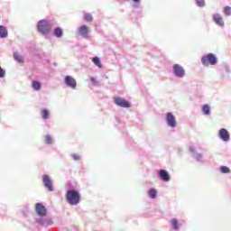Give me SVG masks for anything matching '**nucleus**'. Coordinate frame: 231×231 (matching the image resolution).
Wrapping results in <instances>:
<instances>
[{"mask_svg":"<svg viewBox=\"0 0 231 231\" xmlns=\"http://www.w3.org/2000/svg\"><path fill=\"white\" fill-rule=\"evenodd\" d=\"M81 196L80 192L76 189H68L66 192V200L69 205L73 207L79 205L80 203Z\"/></svg>","mask_w":231,"mask_h":231,"instance_id":"obj_1","label":"nucleus"},{"mask_svg":"<svg viewBox=\"0 0 231 231\" xmlns=\"http://www.w3.org/2000/svg\"><path fill=\"white\" fill-rule=\"evenodd\" d=\"M39 33L42 35H49L51 32V23L46 19L40 20L36 25Z\"/></svg>","mask_w":231,"mask_h":231,"instance_id":"obj_2","label":"nucleus"},{"mask_svg":"<svg viewBox=\"0 0 231 231\" xmlns=\"http://www.w3.org/2000/svg\"><path fill=\"white\" fill-rule=\"evenodd\" d=\"M201 63L203 66H216V64H217V57H216L214 53H208L202 56Z\"/></svg>","mask_w":231,"mask_h":231,"instance_id":"obj_3","label":"nucleus"},{"mask_svg":"<svg viewBox=\"0 0 231 231\" xmlns=\"http://www.w3.org/2000/svg\"><path fill=\"white\" fill-rule=\"evenodd\" d=\"M42 183L43 187L47 189L49 192H53L55 190V188L53 187V180H51V177H50V175H42Z\"/></svg>","mask_w":231,"mask_h":231,"instance_id":"obj_4","label":"nucleus"},{"mask_svg":"<svg viewBox=\"0 0 231 231\" xmlns=\"http://www.w3.org/2000/svg\"><path fill=\"white\" fill-rule=\"evenodd\" d=\"M172 74L177 79H183L186 75L185 69H183L180 64H174L172 66Z\"/></svg>","mask_w":231,"mask_h":231,"instance_id":"obj_5","label":"nucleus"},{"mask_svg":"<svg viewBox=\"0 0 231 231\" xmlns=\"http://www.w3.org/2000/svg\"><path fill=\"white\" fill-rule=\"evenodd\" d=\"M114 102L116 106H118V107H124L125 109L131 107V102H129L127 99L124 97H114Z\"/></svg>","mask_w":231,"mask_h":231,"instance_id":"obj_6","label":"nucleus"},{"mask_svg":"<svg viewBox=\"0 0 231 231\" xmlns=\"http://www.w3.org/2000/svg\"><path fill=\"white\" fill-rule=\"evenodd\" d=\"M35 212L40 217H46L48 216V209L41 202L35 204Z\"/></svg>","mask_w":231,"mask_h":231,"instance_id":"obj_7","label":"nucleus"},{"mask_svg":"<svg viewBox=\"0 0 231 231\" xmlns=\"http://www.w3.org/2000/svg\"><path fill=\"white\" fill-rule=\"evenodd\" d=\"M165 120L168 127H171V129L176 128V125H178V123L176 122V116H174V114L171 112H168L166 114Z\"/></svg>","mask_w":231,"mask_h":231,"instance_id":"obj_8","label":"nucleus"},{"mask_svg":"<svg viewBox=\"0 0 231 231\" xmlns=\"http://www.w3.org/2000/svg\"><path fill=\"white\" fill-rule=\"evenodd\" d=\"M78 35L83 39H89V27L86 24L79 26L78 28Z\"/></svg>","mask_w":231,"mask_h":231,"instance_id":"obj_9","label":"nucleus"},{"mask_svg":"<svg viewBox=\"0 0 231 231\" xmlns=\"http://www.w3.org/2000/svg\"><path fill=\"white\" fill-rule=\"evenodd\" d=\"M35 223L40 225V226H51L53 225V220L51 218H45L44 217H41L40 218H35Z\"/></svg>","mask_w":231,"mask_h":231,"instance_id":"obj_10","label":"nucleus"},{"mask_svg":"<svg viewBox=\"0 0 231 231\" xmlns=\"http://www.w3.org/2000/svg\"><path fill=\"white\" fill-rule=\"evenodd\" d=\"M64 84L70 89H77V80L72 76H65Z\"/></svg>","mask_w":231,"mask_h":231,"instance_id":"obj_11","label":"nucleus"},{"mask_svg":"<svg viewBox=\"0 0 231 231\" xmlns=\"http://www.w3.org/2000/svg\"><path fill=\"white\" fill-rule=\"evenodd\" d=\"M218 138H220L222 142H230V133L226 128H221L218 131Z\"/></svg>","mask_w":231,"mask_h":231,"instance_id":"obj_12","label":"nucleus"},{"mask_svg":"<svg viewBox=\"0 0 231 231\" xmlns=\"http://www.w3.org/2000/svg\"><path fill=\"white\" fill-rule=\"evenodd\" d=\"M158 177L162 181L169 182L171 181V174L167 170L162 169L158 171Z\"/></svg>","mask_w":231,"mask_h":231,"instance_id":"obj_13","label":"nucleus"},{"mask_svg":"<svg viewBox=\"0 0 231 231\" xmlns=\"http://www.w3.org/2000/svg\"><path fill=\"white\" fill-rule=\"evenodd\" d=\"M189 152H192L194 160L196 162H199L200 163H203L205 160L203 159V154L198 152L194 147L190 146L189 147Z\"/></svg>","mask_w":231,"mask_h":231,"instance_id":"obj_14","label":"nucleus"},{"mask_svg":"<svg viewBox=\"0 0 231 231\" xmlns=\"http://www.w3.org/2000/svg\"><path fill=\"white\" fill-rule=\"evenodd\" d=\"M213 21L216 23L217 26L223 28L225 26V22L223 21V17L219 14H213Z\"/></svg>","mask_w":231,"mask_h":231,"instance_id":"obj_15","label":"nucleus"},{"mask_svg":"<svg viewBox=\"0 0 231 231\" xmlns=\"http://www.w3.org/2000/svg\"><path fill=\"white\" fill-rule=\"evenodd\" d=\"M64 35V30L60 27H56L53 29V36L56 37V39H61V37Z\"/></svg>","mask_w":231,"mask_h":231,"instance_id":"obj_16","label":"nucleus"},{"mask_svg":"<svg viewBox=\"0 0 231 231\" xmlns=\"http://www.w3.org/2000/svg\"><path fill=\"white\" fill-rule=\"evenodd\" d=\"M171 225L172 230H175V231L180 230L181 226V224H180V221L178 220V218H172L171 220Z\"/></svg>","mask_w":231,"mask_h":231,"instance_id":"obj_17","label":"nucleus"},{"mask_svg":"<svg viewBox=\"0 0 231 231\" xmlns=\"http://www.w3.org/2000/svg\"><path fill=\"white\" fill-rule=\"evenodd\" d=\"M8 37V29L4 25H0V39H6Z\"/></svg>","mask_w":231,"mask_h":231,"instance_id":"obj_18","label":"nucleus"},{"mask_svg":"<svg viewBox=\"0 0 231 231\" xmlns=\"http://www.w3.org/2000/svg\"><path fill=\"white\" fill-rule=\"evenodd\" d=\"M202 113L203 115H205L206 116H208V115H210L212 108L210 107V106L208 104H205L202 106Z\"/></svg>","mask_w":231,"mask_h":231,"instance_id":"obj_19","label":"nucleus"},{"mask_svg":"<svg viewBox=\"0 0 231 231\" xmlns=\"http://www.w3.org/2000/svg\"><path fill=\"white\" fill-rule=\"evenodd\" d=\"M148 196L151 199H156L158 198V190L154 188L150 189L148 190Z\"/></svg>","mask_w":231,"mask_h":231,"instance_id":"obj_20","label":"nucleus"},{"mask_svg":"<svg viewBox=\"0 0 231 231\" xmlns=\"http://www.w3.org/2000/svg\"><path fill=\"white\" fill-rule=\"evenodd\" d=\"M32 88L34 89V91H41L42 84L38 80H32Z\"/></svg>","mask_w":231,"mask_h":231,"instance_id":"obj_21","label":"nucleus"},{"mask_svg":"<svg viewBox=\"0 0 231 231\" xmlns=\"http://www.w3.org/2000/svg\"><path fill=\"white\" fill-rule=\"evenodd\" d=\"M41 115L43 120H48L50 118V110H48V108H43L41 111Z\"/></svg>","mask_w":231,"mask_h":231,"instance_id":"obj_22","label":"nucleus"},{"mask_svg":"<svg viewBox=\"0 0 231 231\" xmlns=\"http://www.w3.org/2000/svg\"><path fill=\"white\" fill-rule=\"evenodd\" d=\"M14 60L18 61L20 64H23L24 62V57L18 54L17 52L14 53Z\"/></svg>","mask_w":231,"mask_h":231,"instance_id":"obj_23","label":"nucleus"},{"mask_svg":"<svg viewBox=\"0 0 231 231\" xmlns=\"http://www.w3.org/2000/svg\"><path fill=\"white\" fill-rule=\"evenodd\" d=\"M92 62H94L95 66H97V68H102V62L100 61V58L98 57H94L92 59Z\"/></svg>","mask_w":231,"mask_h":231,"instance_id":"obj_24","label":"nucleus"},{"mask_svg":"<svg viewBox=\"0 0 231 231\" xmlns=\"http://www.w3.org/2000/svg\"><path fill=\"white\" fill-rule=\"evenodd\" d=\"M84 20L86 21V23H93V15H91V14L89 13H86L84 14Z\"/></svg>","mask_w":231,"mask_h":231,"instance_id":"obj_25","label":"nucleus"},{"mask_svg":"<svg viewBox=\"0 0 231 231\" xmlns=\"http://www.w3.org/2000/svg\"><path fill=\"white\" fill-rule=\"evenodd\" d=\"M219 171L222 174H230V168L227 166H220Z\"/></svg>","mask_w":231,"mask_h":231,"instance_id":"obj_26","label":"nucleus"},{"mask_svg":"<svg viewBox=\"0 0 231 231\" xmlns=\"http://www.w3.org/2000/svg\"><path fill=\"white\" fill-rule=\"evenodd\" d=\"M45 143H46V145L53 144V137H51V135H50V134H47L45 136Z\"/></svg>","mask_w":231,"mask_h":231,"instance_id":"obj_27","label":"nucleus"},{"mask_svg":"<svg viewBox=\"0 0 231 231\" xmlns=\"http://www.w3.org/2000/svg\"><path fill=\"white\" fill-rule=\"evenodd\" d=\"M195 3L199 8H204L205 6V0H195Z\"/></svg>","mask_w":231,"mask_h":231,"instance_id":"obj_28","label":"nucleus"},{"mask_svg":"<svg viewBox=\"0 0 231 231\" xmlns=\"http://www.w3.org/2000/svg\"><path fill=\"white\" fill-rule=\"evenodd\" d=\"M224 14L225 15L230 16L231 15V7L226 5L224 7Z\"/></svg>","mask_w":231,"mask_h":231,"instance_id":"obj_29","label":"nucleus"},{"mask_svg":"<svg viewBox=\"0 0 231 231\" xmlns=\"http://www.w3.org/2000/svg\"><path fill=\"white\" fill-rule=\"evenodd\" d=\"M6 77V70L0 66V79H5Z\"/></svg>","mask_w":231,"mask_h":231,"instance_id":"obj_30","label":"nucleus"},{"mask_svg":"<svg viewBox=\"0 0 231 231\" xmlns=\"http://www.w3.org/2000/svg\"><path fill=\"white\" fill-rule=\"evenodd\" d=\"M90 81L92 82L93 86H98V80H97V78H90Z\"/></svg>","mask_w":231,"mask_h":231,"instance_id":"obj_31","label":"nucleus"},{"mask_svg":"<svg viewBox=\"0 0 231 231\" xmlns=\"http://www.w3.org/2000/svg\"><path fill=\"white\" fill-rule=\"evenodd\" d=\"M225 72L226 73L227 78L229 79V77H230V67L226 66L225 67Z\"/></svg>","mask_w":231,"mask_h":231,"instance_id":"obj_32","label":"nucleus"},{"mask_svg":"<svg viewBox=\"0 0 231 231\" xmlns=\"http://www.w3.org/2000/svg\"><path fill=\"white\" fill-rule=\"evenodd\" d=\"M72 159L75 160V162H79V160H80V156L78 154H72Z\"/></svg>","mask_w":231,"mask_h":231,"instance_id":"obj_33","label":"nucleus"},{"mask_svg":"<svg viewBox=\"0 0 231 231\" xmlns=\"http://www.w3.org/2000/svg\"><path fill=\"white\" fill-rule=\"evenodd\" d=\"M135 5H140L141 0H132Z\"/></svg>","mask_w":231,"mask_h":231,"instance_id":"obj_34","label":"nucleus"}]
</instances>
